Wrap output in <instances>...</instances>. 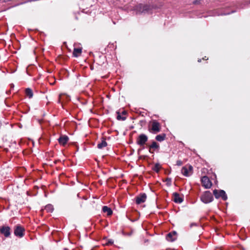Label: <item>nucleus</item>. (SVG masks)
Listing matches in <instances>:
<instances>
[{
    "instance_id": "nucleus-1",
    "label": "nucleus",
    "mask_w": 250,
    "mask_h": 250,
    "mask_svg": "<svg viewBox=\"0 0 250 250\" xmlns=\"http://www.w3.org/2000/svg\"><path fill=\"white\" fill-rule=\"evenodd\" d=\"M155 7L152 5L139 4L135 6V10L139 14H151Z\"/></svg>"
},
{
    "instance_id": "nucleus-2",
    "label": "nucleus",
    "mask_w": 250,
    "mask_h": 250,
    "mask_svg": "<svg viewBox=\"0 0 250 250\" xmlns=\"http://www.w3.org/2000/svg\"><path fill=\"white\" fill-rule=\"evenodd\" d=\"M151 124V127H148V131L153 134H156L161 130V125L156 120H153L150 123Z\"/></svg>"
},
{
    "instance_id": "nucleus-3",
    "label": "nucleus",
    "mask_w": 250,
    "mask_h": 250,
    "mask_svg": "<svg viewBox=\"0 0 250 250\" xmlns=\"http://www.w3.org/2000/svg\"><path fill=\"white\" fill-rule=\"evenodd\" d=\"M201 200L205 204H208L213 200V197L209 191H206L200 197Z\"/></svg>"
},
{
    "instance_id": "nucleus-4",
    "label": "nucleus",
    "mask_w": 250,
    "mask_h": 250,
    "mask_svg": "<svg viewBox=\"0 0 250 250\" xmlns=\"http://www.w3.org/2000/svg\"><path fill=\"white\" fill-rule=\"evenodd\" d=\"M213 193L216 199L221 197L224 201H226L228 199L226 192L224 190H217L215 189L213 191Z\"/></svg>"
},
{
    "instance_id": "nucleus-5",
    "label": "nucleus",
    "mask_w": 250,
    "mask_h": 250,
    "mask_svg": "<svg viewBox=\"0 0 250 250\" xmlns=\"http://www.w3.org/2000/svg\"><path fill=\"white\" fill-rule=\"evenodd\" d=\"M148 140V137L145 134H141L137 138L136 143L141 146H143L146 144Z\"/></svg>"
},
{
    "instance_id": "nucleus-6",
    "label": "nucleus",
    "mask_w": 250,
    "mask_h": 250,
    "mask_svg": "<svg viewBox=\"0 0 250 250\" xmlns=\"http://www.w3.org/2000/svg\"><path fill=\"white\" fill-rule=\"evenodd\" d=\"M24 229L20 225H17L14 227V234L20 238L24 236Z\"/></svg>"
},
{
    "instance_id": "nucleus-7",
    "label": "nucleus",
    "mask_w": 250,
    "mask_h": 250,
    "mask_svg": "<svg viewBox=\"0 0 250 250\" xmlns=\"http://www.w3.org/2000/svg\"><path fill=\"white\" fill-rule=\"evenodd\" d=\"M202 184L205 188H209L212 186V183L207 176H203L201 179Z\"/></svg>"
},
{
    "instance_id": "nucleus-8",
    "label": "nucleus",
    "mask_w": 250,
    "mask_h": 250,
    "mask_svg": "<svg viewBox=\"0 0 250 250\" xmlns=\"http://www.w3.org/2000/svg\"><path fill=\"white\" fill-rule=\"evenodd\" d=\"M146 199V193H141L135 197L136 203L137 205L144 203Z\"/></svg>"
},
{
    "instance_id": "nucleus-9",
    "label": "nucleus",
    "mask_w": 250,
    "mask_h": 250,
    "mask_svg": "<svg viewBox=\"0 0 250 250\" xmlns=\"http://www.w3.org/2000/svg\"><path fill=\"white\" fill-rule=\"evenodd\" d=\"M0 232L5 237H8L11 234L10 228L8 226H2L0 227Z\"/></svg>"
},
{
    "instance_id": "nucleus-10",
    "label": "nucleus",
    "mask_w": 250,
    "mask_h": 250,
    "mask_svg": "<svg viewBox=\"0 0 250 250\" xmlns=\"http://www.w3.org/2000/svg\"><path fill=\"white\" fill-rule=\"evenodd\" d=\"M177 232L175 231H173L167 234L166 239L168 241L173 242L175 241L176 238Z\"/></svg>"
},
{
    "instance_id": "nucleus-11",
    "label": "nucleus",
    "mask_w": 250,
    "mask_h": 250,
    "mask_svg": "<svg viewBox=\"0 0 250 250\" xmlns=\"http://www.w3.org/2000/svg\"><path fill=\"white\" fill-rule=\"evenodd\" d=\"M192 167L190 165L182 167L181 169L182 173L185 176L189 175V172L192 170Z\"/></svg>"
},
{
    "instance_id": "nucleus-12",
    "label": "nucleus",
    "mask_w": 250,
    "mask_h": 250,
    "mask_svg": "<svg viewBox=\"0 0 250 250\" xmlns=\"http://www.w3.org/2000/svg\"><path fill=\"white\" fill-rule=\"evenodd\" d=\"M69 138L66 135H62L58 139L59 143L60 145L64 146L68 142Z\"/></svg>"
},
{
    "instance_id": "nucleus-13",
    "label": "nucleus",
    "mask_w": 250,
    "mask_h": 250,
    "mask_svg": "<svg viewBox=\"0 0 250 250\" xmlns=\"http://www.w3.org/2000/svg\"><path fill=\"white\" fill-rule=\"evenodd\" d=\"M174 196V201L176 203H181L183 201V198L179 196V193L174 192L173 193Z\"/></svg>"
},
{
    "instance_id": "nucleus-14",
    "label": "nucleus",
    "mask_w": 250,
    "mask_h": 250,
    "mask_svg": "<svg viewBox=\"0 0 250 250\" xmlns=\"http://www.w3.org/2000/svg\"><path fill=\"white\" fill-rule=\"evenodd\" d=\"M160 147L159 145L156 142L153 141L151 145L149 146V151L153 153V152L151 151V149H153L154 150L158 149Z\"/></svg>"
},
{
    "instance_id": "nucleus-15",
    "label": "nucleus",
    "mask_w": 250,
    "mask_h": 250,
    "mask_svg": "<svg viewBox=\"0 0 250 250\" xmlns=\"http://www.w3.org/2000/svg\"><path fill=\"white\" fill-rule=\"evenodd\" d=\"M82 52V48H75L73 50V55L75 57H78L81 55Z\"/></svg>"
},
{
    "instance_id": "nucleus-16",
    "label": "nucleus",
    "mask_w": 250,
    "mask_h": 250,
    "mask_svg": "<svg viewBox=\"0 0 250 250\" xmlns=\"http://www.w3.org/2000/svg\"><path fill=\"white\" fill-rule=\"evenodd\" d=\"M102 141L97 145V147L99 149H102L103 148L107 146V144L105 141V139L104 137L102 138Z\"/></svg>"
},
{
    "instance_id": "nucleus-17",
    "label": "nucleus",
    "mask_w": 250,
    "mask_h": 250,
    "mask_svg": "<svg viewBox=\"0 0 250 250\" xmlns=\"http://www.w3.org/2000/svg\"><path fill=\"white\" fill-rule=\"evenodd\" d=\"M102 210L104 213H107L108 216H110L112 214L113 211L112 209L107 206H104Z\"/></svg>"
},
{
    "instance_id": "nucleus-18",
    "label": "nucleus",
    "mask_w": 250,
    "mask_h": 250,
    "mask_svg": "<svg viewBox=\"0 0 250 250\" xmlns=\"http://www.w3.org/2000/svg\"><path fill=\"white\" fill-rule=\"evenodd\" d=\"M166 134L165 133L158 135L155 137L156 140H157V141H159V142H162L164 140H165L166 139Z\"/></svg>"
},
{
    "instance_id": "nucleus-19",
    "label": "nucleus",
    "mask_w": 250,
    "mask_h": 250,
    "mask_svg": "<svg viewBox=\"0 0 250 250\" xmlns=\"http://www.w3.org/2000/svg\"><path fill=\"white\" fill-rule=\"evenodd\" d=\"M54 210L53 207L52 205L48 204L46 205L44 209V210L46 211L47 212H52Z\"/></svg>"
},
{
    "instance_id": "nucleus-20",
    "label": "nucleus",
    "mask_w": 250,
    "mask_h": 250,
    "mask_svg": "<svg viewBox=\"0 0 250 250\" xmlns=\"http://www.w3.org/2000/svg\"><path fill=\"white\" fill-rule=\"evenodd\" d=\"M116 113L117 114V119L118 120L125 121V120H126V117L125 116H121L119 111H117L116 112Z\"/></svg>"
},
{
    "instance_id": "nucleus-21",
    "label": "nucleus",
    "mask_w": 250,
    "mask_h": 250,
    "mask_svg": "<svg viewBox=\"0 0 250 250\" xmlns=\"http://www.w3.org/2000/svg\"><path fill=\"white\" fill-rule=\"evenodd\" d=\"M161 168V166L159 163L155 164L154 167H152V169L155 171L157 173L159 172L160 168Z\"/></svg>"
},
{
    "instance_id": "nucleus-22",
    "label": "nucleus",
    "mask_w": 250,
    "mask_h": 250,
    "mask_svg": "<svg viewBox=\"0 0 250 250\" xmlns=\"http://www.w3.org/2000/svg\"><path fill=\"white\" fill-rule=\"evenodd\" d=\"M41 117H39L38 118H36V116H34V120H36L37 122H38L39 124H41L42 121V114L41 113Z\"/></svg>"
},
{
    "instance_id": "nucleus-23",
    "label": "nucleus",
    "mask_w": 250,
    "mask_h": 250,
    "mask_svg": "<svg viewBox=\"0 0 250 250\" xmlns=\"http://www.w3.org/2000/svg\"><path fill=\"white\" fill-rule=\"evenodd\" d=\"M26 95L29 98H31V89L30 88H26L25 90Z\"/></svg>"
},
{
    "instance_id": "nucleus-24",
    "label": "nucleus",
    "mask_w": 250,
    "mask_h": 250,
    "mask_svg": "<svg viewBox=\"0 0 250 250\" xmlns=\"http://www.w3.org/2000/svg\"><path fill=\"white\" fill-rule=\"evenodd\" d=\"M166 181L167 182V185L170 186L171 185V179L170 178H167Z\"/></svg>"
},
{
    "instance_id": "nucleus-25",
    "label": "nucleus",
    "mask_w": 250,
    "mask_h": 250,
    "mask_svg": "<svg viewBox=\"0 0 250 250\" xmlns=\"http://www.w3.org/2000/svg\"><path fill=\"white\" fill-rule=\"evenodd\" d=\"M176 165L178 166H181L183 165V162L181 160H177L176 162Z\"/></svg>"
},
{
    "instance_id": "nucleus-26",
    "label": "nucleus",
    "mask_w": 250,
    "mask_h": 250,
    "mask_svg": "<svg viewBox=\"0 0 250 250\" xmlns=\"http://www.w3.org/2000/svg\"><path fill=\"white\" fill-rule=\"evenodd\" d=\"M113 243V241L112 240L110 239L108 241L106 244L109 245H112Z\"/></svg>"
},
{
    "instance_id": "nucleus-27",
    "label": "nucleus",
    "mask_w": 250,
    "mask_h": 250,
    "mask_svg": "<svg viewBox=\"0 0 250 250\" xmlns=\"http://www.w3.org/2000/svg\"><path fill=\"white\" fill-rule=\"evenodd\" d=\"M201 0H194L193 3V4H199Z\"/></svg>"
},
{
    "instance_id": "nucleus-28",
    "label": "nucleus",
    "mask_w": 250,
    "mask_h": 250,
    "mask_svg": "<svg viewBox=\"0 0 250 250\" xmlns=\"http://www.w3.org/2000/svg\"><path fill=\"white\" fill-rule=\"evenodd\" d=\"M126 111H125V110H123L122 112V115H125L126 114Z\"/></svg>"
},
{
    "instance_id": "nucleus-29",
    "label": "nucleus",
    "mask_w": 250,
    "mask_h": 250,
    "mask_svg": "<svg viewBox=\"0 0 250 250\" xmlns=\"http://www.w3.org/2000/svg\"><path fill=\"white\" fill-rule=\"evenodd\" d=\"M26 72L28 75H30L28 67L26 68Z\"/></svg>"
},
{
    "instance_id": "nucleus-30",
    "label": "nucleus",
    "mask_w": 250,
    "mask_h": 250,
    "mask_svg": "<svg viewBox=\"0 0 250 250\" xmlns=\"http://www.w3.org/2000/svg\"><path fill=\"white\" fill-rule=\"evenodd\" d=\"M196 224H195V223H192V224H190V227H192V226H196Z\"/></svg>"
},
{
    "instance_id": "nucleus-31",
    "label": "nucleus",
    "mask_w": 250,
    "mask_h": 250,
    "mask_svg": "<svg viewBox=\"0 0 250 250\" xmlns=\"http://www.w3.org/2000/svg\"><path fill=\"white\" fill-rule=\"evenodd\" d=\"M198 62H201V59H199L198 60Z\"/></svg>"
},
{
    "instance_id": "nucleus-32",
    "label": "nucleus",
    "mask_w": 250,
    "mask_h": 250,
    "mask_svg": "<svg viewBox=\"0 0 250 250\" xmlns=\"http://www.w3.org/2000/svg\"><path fill=\"white\" fill-rule=\"evenodd\" d=\"M141 150V149H139L138 150V153H140V151Z\"/></svg>"
},
{
    "instance_id": "nucleus-33",
    "label": "nucleus",
    "mask_w": 250,
    "mask_h": 250,
    "mask_svg": "<svg viewBox=\"0 0 250 250\" xmlns=\"http://www.w3.org/2000/svg\"><path fill=\"white\" fill-rule=\"evenodd\" d=\"M34 188H35H35H38V187L37 186H35V187H34Z\"/></svg>"
},
{
    "instance_id": "nucleus-34",
    "label": "nucleus",
    "mask_w": 250,
    "mask_h": 250,
    "mask_svg": "<svg viewBox=\"0 0 250 250\" xmlns=\"http://www.w3.org/2000/svg\"><path fill=\"white\" fill-rule=\"evenodd\" d=\"M32 146H33L34 145V142L33 141H32Z\"/></svg>"
},
{
    "instance_id": "nucleus-35",
    "label": "nucleus",
    "mask_w": 250,
    "mask_h": 250,
    "mask_svg": "<svg viewBox=\"0 0 250 250\" xmlns=\"http://www.w3.org/2000/svg\"><path fill=\"white\" fill-rule=\"evenodd\" d=\"M203 60H208V59H206V57L203 58Z\"/></svg>"
},
{
    "instance_id": "nucleus-36",
    "label": "nucleus",
    "mask_w": 250,
    "mask_h": 250,
    "mask_svg": "<svg viewBox=\"0 0 250 250\" xmlns=\"http://www.w3.org/2000/svg\"><path fill=\"white\" fill-rule=\"evenodd\" d=\"M13 84H12L11 87H13Z\"/></svg>"
},
{
    "instance_id": "nucleus-37",
    "label": "nucleus",
    "mask_w": 250,
    "mask_h": 250,
    "mask_svg": "<svg viewBox=\"0 0 250 250\" xmlns=\"http://www.w3.org/2000/svg\"><path fill=\"white\" fill-rule=\"evenodd\" d=\"M13 84H12L11 87H13Z\"/></svg>"
}]
</instances>
